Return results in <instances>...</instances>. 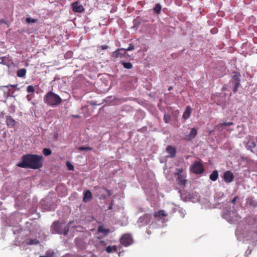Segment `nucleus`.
Listing matches in <instances>:
<instances>
[{
  "label": "nucleus",
  "instance_id": "nucleus-16",
  "mask_svg": "<svg viewBox=\"0 0 257 257\" xmlns=\"http://www.w3.org/2000/svg\"><path fill=\"white\" fill-rule=\"evenodd\" d=\"M151 215L150 214H145L143 216L141 217L140 219L141 221L145 222V224H148L151 221Z\"/></svg>",
  "mask_w": 257,
  "mask_h": 257
},
{
  "label": "nucleus",
  "instance_id": "nucleus-38",
  "mask_svg": "<svg viewBox=\"0 0 257 257\" xmlns=\"http://www.w3.org/2000/svg\"><path fill=\"white\" fill-rule=\"evenodd\" d=\"M100 244H101L102 245H106V243H105V241H104V240H101V241H100Z\"/></svg>",
  "mask_w": 257,
  "mask_h": 257
},
{
  "label": "nucleus",
  "instance_id": "nucleus-15",
  "mask_svg": "<svg viewBox=\"0 0 257 257\" xmlns=\"http://www.w3.org/2000/svg\"><path fill=\"white\" fill-rule=\"evenodd\" d=\"M192 112V109L190 106H188L183 114V118L184 119H187L189 118Z\"/></svg>",
  "mask_w": 257,
  "mask_h": 257
},
{
  "label": "nucleus",
  "instance_id": "nucleus-33",
  "mask_svg": "<svg viewBox=\"0 0 257 257\" xmlns=\"http://www.w3.org/2000/svg\"><path fill=\"white\" fill-rule=\"evenodd\" d=\"M66 166L68 167V169L71 171L74 170V166L69 161H67L66 162Z\"/></svg>",
  "mask_w": 257,
  "mask_h": 257
},
{
  "label": "nucleus",
  "instance_id": "nucleus-41",
  "mask_svg": "<svg viewBox=\"0 0 257 257\" xmlns=\"http://www.w3.org/2000/svg\"><path fill=\"white\" fill-rule=\"evenodd\" d=\"M74 117H76V118H79V116L77 115H74L73 116Z\"/></svg>",
  "mask_w": 257,
  "mask_h": 257
},
{
  "label": "nucleus",
  "instance_id": "nucleus-14",
  "mask_svg": "<svg viewBox=\"0 0 257 257\" xmlns=\"http://www.w3.org/2000/svg\"><path fill=\"white\" fill-rule=\"evenodd\" d=\"M166 151L167 153L169 154L168 156L170 158L174 157L176 155V150L175 148L171 146H168L166 148Z\"/></svg>",
  "mask_w": 257,
  "mask_h": 257
},
{
  "label": "nucleus",
  "instance_id": "nucleus-10",
  "mask_svg": "<svg viewBox=\"0 0 257 257\" xmlns=\"http://www.w3.org/2000/svg\"><path fill=\"white\" fill-rule=\"evenodd\" d=\"M167 216L168 214L164 210H160L158 211L155 212L154 213V218L158 221H163V217H167Z\"/></svg>",
  "mask_w": 257,
  "mask_h": 257
},
{
  "label": "nucleus",
  "instance_id": "nucleus-32",
  "mask_svg": "<svg viewBox=\"0 0 257 257\" xmlns=\"http://www.w3.org/2000/svg\"><path fill=\"white\" fill-rule=\"evenodd\" d=\"M233 124V122L230 121V122H228L220 123L219 124V125L220 126H230V125H232Z\"/></svg>",
  "mask_w": 257,
  "mask_h": 257
},
{
  "label": "nucleus",
  "instance_id": "nucleus-1",
  "mask_svg": "<svg viewBox=\"0 0 257 257\" xmlns=\"http://www.w3.org/2000/svg\"><path fill=\"white\" fill-rule=\"evenodd\" d=\"M43 156L36 154H28L21 157V161L17 166L23 168L39 169L43 166Z\"/></svg>",
  "mask_w": 257,
  "mask_h": 257
},
{
  "label": "nucleus",
  "instance_id": "nucleus-3",
  "mask_svg": "<svg viewBox=\"0 0 257 257\" xmlns=\"http://www.w3.org/2000/svg\"><path fill=\"white\" fill-rule=\"evenodd\" d=\"M174 175L176 178V182L181 188H184L187 182V173L183 168H176Z\"/></svg>",
  "mask_w": 257,
  "mask_h": 257
},
{
  "label": "nucleus",
  "instance_id": "nucleus-22",
  "mask_svg": "<svg viewBox=\"0 0 257 257\" xmlns=\"http://www.w3.org/2000/svg\"><path fill=\"white\" fill-rule=\"evenodd\" d=\"M27 243L29 245L38 244L39 243V241L36 239H28L27 240Z\"/></svg>",
  "mask_w": 257,
  "mask_h": 257
},
{
  "label": "nucleus",
  "instance_id": "nucleus-36",
  "mask_svg": "<svg viewBox=\"0 0 257 257\" xmlns=\"http://www.w3.org/2000/svg\"><path fill=\"white\" fill-rule=\"evenodd\" d=\"M99 48L101 50H105V49H107L108 48V47L106 45H101V46H99Z\"/></svg>",
  "mask_w": 257,
  "mask_h": 257
},
{
  "label": "nucleus",
  "instance_id": "nucleus-43",
  "mask_svg": "<svg viewBox=\"0 0 257 257\" xmlns=\"http://www.w3.org/2000/svg\"><path fill=\"white\" fill-rule=\"evenodd\" d=\"M111 206H109V209H111Z\"/></svg>",
  "mask_w": 257,
  "mask_h": 257
},
{
  "label": "nucleus",
  "instance_id": "nucleus-18",
  "mask_svg": "<svg viewBox=\"0 0 257 257\" xmlns=\"http://www.w3.org/2000/svg\"><path fill=\"white\" fill-rule=\"evenodd\" d=\"M247 147L248 150H252V149L256 147V144L253 140H249L247 143Z\"/></svg>",
  "mask_w": 257,
  "mask_h": 257
},
{
  "label": "nucleus",
  "instance_id": "nucleus-37",
  "mask_svg": "<svg viewBox=\"0 0 257 257\" xmlns=\"http://www.w3.org/2000/svg\"><path fill=\"white\" fill-rule=\"evenodd\" d=\"M26 97L28 101H31L33 98L31 94L27 95Z\"/></svg>",
  "mask_w": 257,
  "mask_h": 257
},
{
  "label": "nucleus",
  "instance_id": "nucleus-13",
  "mask_svg": "<svg viewBox=\"0 0 257 257\" xmlns=\"http://www.w3.org/2000/svg\"><path fill=\"white\" fill-rule=\"evenodd\" d=\"M17 122L11 116H6V124L10 127H13L15 126Z\"/></svg>",
  "mask_w": 257,
  "mask_h": 257
},
{
  "label": "nucleus",
  "instance_id": "nucleus-2",
  "mask_svg": "<svg viewBox=\"0 0 257 257\" xmlns=\"http://www.w3.org/2000/svg\"><path fill=\"white\" fill-rule=\"evenodd\" d=\"M44 101L47 105L54 107L60 104L62 99L58 94L50 91L44 96Z\"/></svg>",
  "mask_w": 257,
  "mask_h": 257
},
{
  "label": "nucleus",
  "instance_id": "nucleus-40",
  "mask_svg": "<svg viewBox=\"0 0 257 257\" xmlns=\"http://www.w3.org/2000/svg\"><path fill=\"white\" fill-rule=\"evenodd\" d=\"M173 89V87L172 86H170L169 88H168V90L170 91L171 90H172Z\"/></svg>",
  "mask_w": 257,
  "mask_h": 257
},
{
  "label": "nucleus",
  "instance_id": "nucleus-21",
  "mask_svg": "<svg viewBox=\"0 0 257 257\" xmlns=\"http://www.w3.org/2000/svg\"><path fill=\"white\" fill-rule=\"evenodd\" d=\"M98 231L103 233L104 235H107L109 233V230L107 228H104L102 226H100L98 228Z\"/></svg>",
  "mask_w": 257,
  "mask_h": 257
},
{
  "label": "nucleus",
  "instance_id": "nucleus-39",
  "mask_svg": "<svg viewBox=\"0 0 257 257\" xmlns=\"http://www.w3.org/2000/svg\"><path fill=\"white\" fill-rule=\"evenodd\" d=\"M18 86V84H15V85H11V86L14 88H16Z\"/></svg>",
  "mask_w": 257,
  "mask_h": 257
},
{
  "label": "nucleus",
  "instance_id": "nucleus-31",
  "mask_svg": "<svg viewBox=\"0 0 257 257\" xmlns=\"http://www.w3.org/2000/svg\"><path fill=\"white\" fill-rule=\"evenodd\" d=\"M26 22L27 23H35L37 22V20L34 19H32L31 18H27L26 19Z\"/></svg>",
  "mask_w": 257,
  "mask_h": 257
},
{
  "label": "nucleus",
  "instance_id": "nucleus-5",
  "mask_svg": "<svg viewBox=\"0 0 257 257\" xmlns=\"http://www.w3.org/2000/svg\"><path fill=\"white\" fill-rule=\"evenodd\" d=\"M120 243L123 246L126 247L133 242V239L132 235L130 233H125L122 235L120 239Z\"/></svg>",
  "mask_w": 257,
  "mask_h": 257
},
{
  "label": "nucleus",
  "instance_id": "nucleus-17",
  "mask_svg": "<svg viewBox=\"0 0 257 257\" xmlns=\"http://www.w3.org/2000/svg\"><path fill=\"white\" fill-rule=\"evenodd\" d=\"M92 198V194L89 190H87L84 193V196L83 198L84 202H86Z\"/></svg>",
  "mask_w": 257,
  "mask_h": 257
},
{
  "label": "nucleus",
  "instance_id": "nucleus-11",
  "mask_svg": "<svg viewBox=\"0 0 257 257\" xmlns=\"http://www.w3.org/2000/svg\"><path fill=\"white\" fill-rule=\"evenodd\" d=\"M223 179L225 182L229 183L233 180V174L230 171H226L224 173Z\"/></svg>",
  "mask_w": 257,
  "mask_h": 257
},
{
  "label": "nucleus",
  "instance_id": "nucleus-12",
  "mask_svg": "<svg viewBox=\"0 0 257 257\" xmlns=\"http://www.w3.org/2000/svg\"><path fill=\"white\" fill-rule=\"evenodd\" d=\"M197 130L195 127H193L191 128L189 134L184 135V139L186 140L191 141L193 139L195 138L197 135Z\"/></svg>",
  "mask_w": 257,
  "mask_h": 257
},
{
  "label": "nucleus",
  "instance_id": "nucleus-8",
  "mask_svg": "<svg viewBox=\"0 0 257 257\" xmlns=\"http://www.w3.org/2000/svg\"><path fill=\"white\" fill-rule=\"evenodd\" d=\"M127 55L124 48H118L113 52L111 56L114 58L124 57Z\"/></svg>",
  "mask_w": 257,
  "mask_h": 257
},
{
  "label": "nucleus",
  "instance_id": "nucleus-42",
  "mask_svg": "<svg viewBox=\"0 0 257 257\" xmlns=\"http://www.w3.org/2000/svg\"><path fill=\"white\" fill-rule=\"evenodd\" d=\"M39 257H49L48 256H40Z\"/></svg>",
  "mask_w": 257,
  "mask_h": 257
},
{
  "label": "nucleus",
  "instance_id": "nucleus-9",
  "mask_svg": "<svg viewBox=\"0 0 257 257\" xmlns=\"http://www.w3.org/2000/svg\"><path fill=\"white\" fill-rule=\"evenodd\" d=\"M71 8L75 13H82L85 10L83 6L80 5L78 1L73 3L71 4Z\"/></svg>",
  "mask_w": 257,
  "mask_h": 257
},
{
  "label": "nucleus",
  "instance_id": "nucleus-20",
  "mask_svg": "<svg viewBox=\"0 0 257 257\" xmlns=\"http://www.w3.org/2000/svg\"><path fill=\"white\" fill-rule=\"evenodd\" d=\"M26 74V70L24 68L19 69L17 72V75L19 77H24Z\"/></svg>",
  "mask_w": 257,
  "mask_h": 257
},
{
  "label": "nucleus",
  "instance_id": "nucleus-27",
  "mask_svg": "<svg viewBox=\"0 0 257 257\" xmlns=\"http://www.w3.org/2000/svg\"><path fill=\"white\" fill-rule=\"evenodd\" d=\"M78 150L79 151H91L92 150V148L89 147H83V146H80L79 147L77 148Z\"/></svg>",
  "mask_w": 257,
  "mask_h": 257
},
{
  "label": "nucleus",
  "instance_id": "nucleus-26",
  "mask_svg": "<svg viewBox=\"0 0 257 257\" xmlns=\"http://www.w3.org/2000/svg\"><path fill=\"white\" fill-rule=\"evenodd\" d=\"M246 202L249 204L250 205H252L254 206H256V202L253 200V199L251 197H248L246 199Z\"/></svg>",
  "mask_w": 257,
  "mask_h": 257
},
{
  "label": "nucleus",
  "instance_id": "nucleus-30",
  "mask_svg": "<svg viewBox=\"0 0 257 257\" xmlns=\"http://www.w3.org/2000/svg\"><path fill=\"white\" fill-rule=\"evenodd\" d=\"M35 90V87L33 85H29L27 88V91L28 93H34Z\"/></svg>",
  "mask_w": 257,
  "mask_h": 257
},
{
  "label": "nucleus",
  "instance_id": "nucleus-23",
  "mask_svg": "<svg viewBox=\"0 0 257 257\" xmlns=\"http://www.w3.org/2000/svg\"><path fill=\"white\" fill-rule=\"evenodd\" d=\"M120 63L121 65H123L124 68L126 69H130L133 68V64L130 62H125L123 61H121Z\"/></svg>",
  "mask_w": 257,
  "mask_h": 257
},
{
  "label": "nucleus",
  "instance_id": "nucleus-29",
  "mask_svg": "<svg viewBox=\"0 0 257 257\" xmlns=\"http://www.w3.org/2000/svg\"><path fill=\"white\" fill-rule=\"evenodd\" d=\"M164 120L166 123H169L171 120V115L168 113H165L164 116Z\"/></svg>",
  "mask_w": 257,
  "mask_h": 257
},
{
  "label": "nucleus",
  "instance_id": "nucleus-34",
  "mask_svg": "<svg viewBox=\"0 0 257 257\" xmlns=\"http://www.w3.org/2000/svg\"><path fill=\"white\" fill-rule=\"evenodd\" d=\"M134 45H133L132 44H130L128 48L126 49H124V50L125 51V52H126V51H129L134 50Z\"/></svg>",
  "mask_w": 257,
  "mask_h": 257
},
{
  "label": "nucleus",
  "instance_id": "nucleus-25",
  "mask_svg": "<svg viewBox=\"0 0 257 257\" xmlns=\"http://www.w3.org/2000/svg\"><path fill=\"white\" fill-rule=\"evenodd\" d=\"M116 246H108L106 248V251H107V252L108 253H111L113 251H116Z\"/></svg>",
  "mask_w": 257,
  "mask_h": 257
},
{
  "label": "nucleus",
  "instance_id": "nucleus-7",
  "mask_svg": "<svg viewBox=\"0 0 257 257\" xmlns=\"http://www.w3.org/2000/svg\"><path fill=\"white\" fill-rule=\"evenodd\" d=\"M240 74L238 72H234L233 75L232 76V79L234 80L233 83L234 88L233 91L234 93H236L238 91V88L240 85Z\"/></svg>",
  "mask_w": 257,
  "mask_h": 257
},
{
  "label": "nucleus",
  "instance_id": "nucleus-19",
  "mask_svg": "<svg viewBox=\"0 0 257 257\" xmlns=\"http://www.w3.org/2000/svg\"><path fill=\"white\" fill-rule=\"evenodd\" d=\"M218 178V172L217 170L213 171L209 176V178L213 181H216Z\"/></svg>",
  "mask_w": 257,
  "mask_h": 257
},
{
  "label": "nucleus",
  "instance_id": "nucleus-4",
  "mask_svg": "<svg viewBox=\"0 0 257 257\" xmlns=\"http://www.w3.org/2000/svg\"><path fill=\"white\" fill-rule=\"evenodd\" d=\"M52 227L55 233L63 234L64 235L68 234L69 230V226L68 225H66L64 228H62L61 224L58 221L54 222Z\"/></svg>",
  "mask_w": 257,
  "mask_h": 257
},
{
  "label": "nucleus",
  "instance_id": "nucleus-6",
  "mask_svg": "<svg viewBox=\"0 0 257 257\" xmlns=\"http://www.w3.org/2000/svg\"><path fill=\"white\" fill-rule=\"evenodd\" d=\"M204 170L203 165L198 161H195L190 167V171L196 174H199L203 172Z\"/></svg>",
  "mask_w": 257,
  "mask_h": 257
},
{
  "label": "nucleus",
  "instance_id": "nucleus-35",
  "mask_svg": "<svg viewBox=\"0 0 257 257\" xmlns=\"http://www.w3.org/2000/svg\"><path fill=\"white\" fill-rule=\"evenodd\" d=\"M238 199V197L237 196H235L231 200V203L235 204L236 203V200Z\"/></svg>",
  "mask_w": 257,
  "mask_h": 257
},
{
  "label": "nucleus",
  "instance_id": "nucleus-24",
  "mask_svg": "<svg viewBox=\"0 0 257 257\" xmlns=\"http://www.w3.org/2000/svg\"><path fill=\"white\" fill-rule=\"evenodd\" d=\"M162 7L160 4H157L154 8V12L157 14H159L161 13Z\"/></svg>",
  "mask_w": 257,
  "mask_h": 257
},
{
  "label": "nucleus",
  "instance_id": "nucleus-28",
  "mask_svg": "<svg viewBox=\"0 0 257 257\" xmlns=\"http://www.w3.org/2000/svg\"><path fill=\"white\" fill-rule=\"evenodd\" d=\"M43 153L45 156H49L52 154V151L50 149L45 148L43 150Z\"/></svg>",
  "mask_w": 257,
  "mask_h": 257
}]
</instances>
